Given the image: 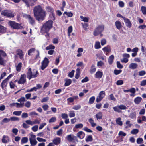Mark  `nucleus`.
<instances>
[{
	"mask_svg": "<svg viewBox=\"0 0 146 146\" xmlns=\"http://www.w3.org/2000/svg\"><path fill=\"white\" fill-rule=\"evenodd\" d=\"M75 72L74 70H72L68 74V76L70 78H72L74 75V73Z\"/></svg>",
	"mask_w": 146,
	"mask_h": 146,
	"instance_id": "obj_55",
	"label": "nucleus"
},
{
	"mask_svg": "<svg viewBox=\"0 0 146 146\" xmlns=\"http://www.w3.org/2000/svg\"><path fill=\"white\" fill-rule=\"evenodd\" d=\"M115 24L117 28L120 30L122 27L121 22L119 21H117L115 22Z\"/></svg>",
	"mask_w": 146,
	"mask_h": 146,
	"instance_id": "obj_24",
	"label": "nucleus"
},
{
	"mask_svg": "<svg viewBox=\"0 0 146 146\" xmlns=\"http://www.w3.org/2000/svg\"><path fill=\"white\" fill-rule=\"evenodd\" d=\"M141 10L142 13L144 15L146 14V7L142 6L141 7Z\"/></svg>",
	"mask_w": 146,
	"mask_h": 146,
	"instance_id": "obj_43",
	"label": "nucleus"
},
{
	"mask_svg": "<svg viewBox=\"0 0 146 146\" xmlns=\"http://www.w3.org/2000/svg\"><path fill=\"white\" fill-rule=\"evenodd\" d=\"M34 90L35 91H37L36 88V87H33V88L31 89H28L26 91V92H31Z\"/></svg>",
	"mask_w": 146,
	"mask_h": 146,
	"instance_id": "obj_53",
	"label": "nucleus"
},
{
	"mask_svg": "<svg viewBox=\"0 0 146 146\" xmlns=\"http://www.w3.org/2000/svg\"><path fill=\"white\" fill-rule=\"evenodd\" d=\"M75 116V114L74 111H69V116L70 117H74Z\"/></svg>",
	"mask_w": 146,
	"mask_h": 146,
	"instance_id": "obj_38",
	"label": "nucleus"
},
{
	"mask_svg": "<svg viewBox=\"0 0 146 146\" xmlns=\"http://www.w3.org/2000/svg\"><path fill=\"white\" fill-rule=\"evenodd\" d=\"M9 86L11 88L13 89L15 86V84L12 81H11L9 82Z\"/></svg>",
	"mask_w": 146,
	"mask_h": 146,
	"instance_id": "obj_60",
	"label": "nucleus"
},
{
	"mask_svg": "<svg viewBox=\"0 0 146 146\" xmlns=\"http://www.w3.org/2000/svg\"><path fill=\"white\" fill-rule=\"evenodd\" d=\"M93 140V138L92 136L91 135H89L86 139V142L89 141H91Z\"/></svg>",
	"mask_w": 146,
	"mask_h": 146,
	"instance_id": "obj_41",
	"label": "nucleus"
},
{
	"mask_svg": "<svg viewBox=\"0 0 146 146\" xmlns=\"http://www.w3.org/2000/svg\"><path fill=\"white\" fill-rule=\"evenodd\" d=\"M1 14L7 17L12 18L14 17L15 14L11 10H3Z\"/></svg>",
	"mask_w": 146,
	"mask_h": 146,
	"instance_id": "obj_4",
	"label": "nucleus"
},
{
	"mask_svg": "<svg viewBox=\"0 0 146 146\" xmlns=\"http://www.w3.org/2000/svg\"><path fill=\"white\" fill-rule=\"evenodd\" d=\"M53 21L49 20L44 23L41 27L40 32L42 34L48 33L50 29L52 27Z\"/></svg>",
	"mask_w": 146,
	"mask_h": 146,
	"instance_id": "obj_1",
	"label": "nucleus"
},
{
	"mask_svg": "<svg viewBox=\"0 0 146 146\" xmlns=\"http://www.w3.org/2000/svg\"><path fill=\"white\" fill-rule=\"evenodd\" d=\"M8 24L14 29H22L23 28L21 26V24H19L13 21H9Z\"/></svg>",
	"mask_w": 146,
	"mask_h": 146,
	"instance_id": "obj_5",
	"label": "nucleus"
},
{
	"mask_svg": "<svg viewBox=\"0 0 146 146\" xmlns=\"http://www.w3.org/2000/svg\"><path fill=\"white\" fill-rule=\"evenodd\" d=\"M17 54L18 55L19 58L21 59H23L24 58V54H23V52L22 50L20 49H17L16 51Z\"/></svg>",
	"mask_w": 146,
	"mask_h": 146,
	"instance_id": "obj_13",
	"label": "nucleus"
},
{
	"mask_svg": "<svg viewBox=\"0 0 146 146\" xmlns=\"http://www.w3.org/2000/svg\"><path fill=\"white\" fill-rule=\"evenodd\" d=\"M139 131L138 129H132L131 131V133L132 134L135 135L137 134Z\"/></svg>",
	"mask_w": 146,
	"mask_h": 146,
	"instance_id": "obj_37",
	"label": "nucleus"
},
{
	"mask_svg": "<svg viewBox=\"0 0 146 146\" xmlns=\"http://www.w3.org/2000/svg\"><path fill=\"white\" fill-rule=\"evenodd\" d=\"M61 142V138L60 137H57L54 138L53 140V144L56 145H58L60 144Z\"/></svg>",
	"mask_w": 146,
	"mask_h": 146,
	"instance_id": "obj_14",
	"label": "nucleus"
},
{
	"mask_svg": "<svg viewBox=\"0 0 146 146\" xmlns=\"http://www.w3.org/2000/svg\"><path fill=\"white\" fill-rule=\"evenodd\" d=\"M104 25H98L95 29L93 34L94 36H97L103 32L104 29Z\"/></svg>",
	"mask_w": 146,
	"mask_h": 146,
	"instance_id": "obj_6",
	"label": "nucleus"
},
{
	"mask_svg": "<svg viewBox=\"0 0 146 146\" xmlns=\"http://www.w3.org/2000/svg\"><path fill=\"white\" fill-rule=\"evenodd\" d=\"M77 135L78 137L79 138L82 139L84 137L85 134L84 132L80 131L77 133Z\"/></svg>",
	"mask_w": 146,
	"mask_h": 146,
	"instance_id": "obj_17",
	"label": "nucleus"
},
{
	"mask_svg": "<svg viewBox=\"0 0 146 146\" xmlns=\"http://www.w3.org/2000/svg\"><path fill=\"white\" fill-rule=\"evenodd\" d=\"M55 47L52 44H50L49 45V46H47L46 48V50H49L50 49H55Z\"/></svg>",
	"mask_w": 146,
	"mask_h": 146,
	"instance_id": "obj_45",
	"label": "nucleus"
},
{
	"mask_svg": "<svg viewBox=\"0 0 146 146\" xmlns=\"http://www.w3.org/2000/svg\"><path fill=\"white\" fill-rule=\"evenodd\" d=\"M7 56L5 52L2 50L0 49V65L5 66V65L6 60L2 57H5Z\"/></svg>",
	"mask_w": 146,
	"mask_h": 146,
	"instance_id": "obj_3",
	"label": "nucleus"
},
{
	"mask_svg": "<svg viewBox=\"0 0 146 146\" xmlns=\"http://www.w3.org/2000/svg\"><path fill=\"white\" fill-rule=\"evenodd\" d=\"M26 4L27 7H29L30 6H32L35 5L37 0H22Z\"/></svg>",
	"mask_w": 146,
	"mask_h": 146,
	"instance_id": "obj_10",
	"label": "nucleus"
},
{
	"mask_svg": "<svg viewBox=\"0 0 146 146\" xmlns=\"http://www.w3.org/2000/svg\"><path fill=\"white\" fill-rule=\"evenodd\" d=\"M7 82L8 81L5 80V79H4L2 81L1 84V86L2 89H4V88L6 87L7 85Z\"/></svg>",
	"mask_w": 146,
	"mask_h": 146,
	"instance_id": "obj_23",
	"label": "nucleus"
},
{
	"mask_svg": "<svg viewBox=\"0 0 146 146\" xmlns=\"http://www.w3.org/2000/svg\"><path fill=\"white\" fill-rule=\"evenodd\" d=\"M146 121V117L144 116H143L142 117V120L140 119H138L137 122L139 123H141L142 121Z\"/></svg>",
	"mask_w": 146,
	"mask_h": 146,
	"instance_id": "obj_40",
	"label": "nucleus"
},
{
	"mask_svg": "<svg viewBox=\"0 0 146 146\" xmlns=\"http://www.w3.org/2000/svg\"><path fill=\"white\" fill-rule=\"evenodd\" d=\"M38 71H36L35 74H33L31 69L29 68L28 71L27 73V77L29 80H30L32 78L36 77L38 76Z\"/></svg>",
	"mask_w": 146,
	"mask_h": 146,
	"instance_id": "obj_7",
	"label": "nucleus"
},
{
	"mask_svg": "<svg viewBox=\"0 0 146 146\" xmlns=\"http://www.w3.org/2000/svg\"><path fill=\"white\" fill-rule=\"evenodd\" d=\"M110 99L111 100H113L114 101L116 100V99L115 98L113 94H111L109 96Z\"/></svg>",
	"mask_w": 146,
	"mask_h": 146,
	"instance_id": "obj_63",
	"label": "nucleus"
},
{
	"mask_svg": "<svg viewBox=\"0 0 146 146\" xmlns=\"http://www.w3.org/2000/svg\"><path fill=\"white\" fill-rule=\"evenodd\" d=\"M22 66V63L19 62L16 67V70L18 72H20L21 69V67Z\"/></svg>",
	"mask_w": 146,
	"mask_h": 146,
	"instance_id": "obj_32",
	"label": "nucleus"
},
{
	"mask_svg": "<svg viewBox=\"0 0 146 146\" xmlns=\"http://www.w3.org/2000/svg\"><path fill=\"white\" fill-rule=\"evenodd\" d=\"M146 74V72L144 70H141L139 72V75L141 76H142Z\"/></svg>",
	"mask_w": 146,
	"mask_h": 146,
	"instance_id": "obj_58",
	"label": "nucleus"
},
{
	"mask_svg": "<svg viewBox=\"0 0 146 146\" xmlns=\"http://www.w3.org/2000/svg\"><path fill=\"white\" fill-rule=\"evenodd\" d=\"M56 120V118L55 117H53L51 118L49 121L50 123L55 122Z\"/></svg>",
	"mask_w": 146,
	"mask_h": 146,
	"instance_id": "obj_61",
	"label": "nucleus"
},
{
	"mask_svg": "<svg viewBox=\"0 0 146 146\" xmlns=\"http://www.w3.org/2000/svg\"><path fill=\"white\" fill-rule=\"evenodd\" d=\"M65 82L64 84V85L65 86H68L70 85L72 83V80L70 79H65Z\"/></svg>",
	"mask_w": 146,
	"mask_h": 146,
	"instance_id": "obj_28",
	"label": "nucleus"
},
{
	"mask_svg": "<svg viewBox=\"0 0 146 146\" xmlns=\"http://www.w3.org/2000/svg\"><path fill=\"white\" fill-rule=\"evenodd\" d=\"M122 71L121 70L115 69L114 71V73L115 75H117L121 73Z\"/></svg>",
	"mask_w": 146,
	"mask_h": 146,
	"instance_id": "obj_44",
	"label": "nucleus"
},
{
	"mask_svg": "<svg viewBox=\"0 0 146 146\" xmlns=\"http://www.w3.org/2000/svg\"><path fill=\"white\" fill-rule=\"evenodd\" d=\"M35 50V49L34 48H31L28 51V54L29 56L31 55V54L32 52H34Z\"/></svg>",
	"mask_w": 146,
	"mask_h": 146,
	"instance_id": "obj_48",
	"label": "nucleus"
},
{
	"mask_svg": "<svg viewBox=\"0 0 146 146\" xmlns=\"http://www.w3.org/2000/svg\"><path fill=\"white\" fill-rule=\"evenodd\" d=\"M103 74V73L102 72L98 71L95 74V77L96 78L100 79L102 76Z\"/></svg>",
	"mask_w": 146,
	"mask_h": 146,
	"instance_id": "obj_16",
	"label": "nucleus"
},
{
	"mask_svg": "<svg viewBox=\"0 0 146 146\" xmlns=\"http://www.w3.org/2000/svg\"><path fill=\"white\" fill-rule=\"evenodd\" d=\"M89 80V79L87 76H86L82 80L81 82L82 83L86 82Z\"/></svg>",
	"mask_w": 146,
	"mask_h": 146,
	"instance_id": "obj_59",
	"label": "nucleus"
},
{
	"mask_svg": "<svg viewBox=\"0 0 146 146\" xmlns=\"http://www.w3.org/2000/svg\"><path fill=\"white\" fill-rule=\"evenodd\" d=\"M118 4L119 6L121 8H123L124 6V3L122 1H119L118 2Z\"/></svg>",
	"mask_w": 146,
	"mask_h": 146,
	"instance_id": "obj_57",
	"label": "nucleus"
},
{
	"mask_svg": "<svg viewBox=\"0 0 146 146\" xmlns=\"http://www.w3.org/2000/svg\"><path fill=\"white\" fill-rule=\"evenodd\" d=\"M126 108L125 105L121 104L113 107V109L115 111L119 113L121 112V110H125Z\"/></svg>",
	"mask_w": 146,
	"mask_h": 146,
	"instance_id": "obj_8",
	"label": "nucleus"
},
{
	"mask_svg": "<svg viewBox=\"0 0 146 146\" xmlns=\"http://www.w3.org/2000/svg\"><path fill=\"white\" fill-rule=\"evenodd\" d=\"M94 47L96 49H98L101 48V46L100 45V43L99 41H96V42Z\"/></svg>",
	"mask_w": 146,
	"mask_h": 146,
	"instance_id": "obj_34",
	"label": "nucleus"
},
{
	"mask_svg": "<svg viewBox=\"0 0 146 146\" xmlns=\"http://www.w3.org/2000/svg\"><path fill=\"white\" fill-rule=\"evenodd\" d=\"M7 31V28L0 24V33H6Z\"/></svg>",
	"mask_w": 146,
	"mask_h": 146,
	"instance_id": "obj_25",
	"label": "nucleus"
},
{
	"mask_svg": "<svg viewBox=\"0 0 146 146\" xmlns=\"http://www.w3.org/2000/svg\"><path fill=\"white\" fill-rule=\"evenodd\" d=\"M121 119L120 117H119L116 119V121L117 124L120 126H122L123 125V122L121 120Z\"/></svg>",
	"mask_w": 146,
	"mask_h": 146,
	"instance_id": "obj_33",
	"label": "nucleus"
},
{
	"mask_svg": "<svg viewBox=\"0 0 146 146\" xmlns=\"http://www.w3.org/2000/svg\"><path fill=\"white\" fill-rule=\"evenodd\" d=\"M105 92L104 91H100L99 95L97 97L96 101L97 102H98L101 101L102 99L105 97Z\"/></svg>",
	"mask_w": 146,
	"mask_h": 146,
	"instance_id": "obj_11",
	"label": "nucleus"
},
{
	"mask_svg": "<svg viewBox=\"0 0 146 146\" xmlns=\"http://www.w3.org/2000/svg\"><path fill=\"white\" fill-rule=\"evenodd\" d=\"M21 111H15L13 113V114L17 116H19L21 113Z\"/></svg>",
	"mask_w": 146,
	"mask_h": 146,
	"instance_id": "obj_51",
	"label": "nucleus"
},
{
	"mask_svg": "<svg viewBox=\"0 0 146 146\" xmlns=\"http://www.w3.org/2000/svg\"><path fill=\"white\" fill-rule=\"evenodd\" d=\"M28 138L27 137H24L22 138L21 142V143H25L27 142Z\"/></svg>",
	"mask_w": 146,
	"mask_h": 146,
	"instance_id": "obj_39",
	"label": "nucleus"
},
{
	"mask_svg": "<svg viewBox=\"0 0 146 146\" xmlns=\"http://www.w3.org/2000/svg\"><path fill=\"white\" fill-rule=\"evenodd\" d=\"M96 70V68L94 65L92 64L91 66V68L89 70L90 73L92 74L94 73Z\"/></svg>",
	"mask_w": 146,
	"mask_h": 146,
	"instance_id": "obj_26",
	"label": "nucleus"
},
{
	"mask_svg": "<svg viewBox=\"0 0 146 146\" xmlns=\"http://www.w3.org/2000/svg\"><path fill=\"white\" fill-rule=\"evenodd\" d=\"M125 23L126 25L129 28L131 27L132 24L129 19H124Z\"/></svg>",
	"mask_w": 146,
	"mask_h": 146,
	"instance_id": "obj_20",
	"label": "nucleus"
},
{
	"mask_svg": "<svg viewBox=\"0 0 146 146\" xmlns=\"http://www.w3.org/2000/svg\"><path fill=\"white\" fill-rule=\"evenodd\" d=\"M29 140L30 143L31 145H35L37 143V141L35 139H33L32 138H30L29 139Z\"/></svg>",
	"mask_w": 146,
	"mask_h": 146,
	"instance_id": "obj_29",
	"label": "nucleus"
},
{
	"mask_svg": "<svg viewBox=\"0 0 146 146\" xmlns=\"http://www.w3.org/2000/svg\"><path fill=\"white\" fill-rule=\"evenodd\" d=\"M64 14L66 15L68 17H71L73 16V13L70 12H65Z\"/></svg>",
	"mask_w": 146,
	"mask_h": 146,
	"instance_id": "obj_52",
	"label": "nucleus"
},
{
	"mask_svg": "<svg viewBox=\"0 0 146 146\" xmlns=\"http://www.w3.org/2000/svg\"><path fill=\"white\" fill-rule=\"evenodd\" d=\"M80 70L79 68H77L76 69V72L75 76V78L76 79H78L80 77Z\"/></svg>",
	"mask_w": 146,
	"mask_h": 146,
	"instance_id": "obj_31",
	"label": "nucleus"
},
{
	"mask_svg": "<svg viewBox=\"0 0 146 146\" xmlns=\"http://www.w3.org/2000/svg\"><path fill=\"white\" fill-rule=\"evenodd\" d=\"M102 50L104 52L106 53V54L107 55L108 53H110L111 52V49L110 46H108L103 48Z\"/></svg>",
	"mask_w": 146,
	"mask_h": 146,
	"instance_id": "obj_15",
	"label": "nucleus"
},
{
	"mask_svg": "<svg viewBox=\"0 0 146 146\" xmlns=\"http://www.w3.org/2000/svg\"><path fill=\"white\" fill-rule=\"evenodd\" d=\"M72 31V26H69L68 29V35L69 36H70V33Z\"/></svg>",
	"mask_w": 146,
	"mask_h": 146,
	"instance_id": "obj_35",
	"label": "nucleus"
},
{
	"mask_svg": "<svg viewBox=\"0 0 146 146\" xmlns=\"http://www.w3.org/2000/svg\"><path fill=\"white\" fill-rule=\"evenodd\" d=\"M26 82L25 75V74L21 75L20 79L18 81V83L20 84H24Z\"/></svg>",
	"mask_w": 146,
	"mask_h": 146,
	"instance_id": "obj_12",
	"label": "nucleus"
},
{
	"mask_svg": "<svg viewBox=\"0 0 146 146\" xmlns=\"http://www.w3.org/2000/svg\"><path fill=\"white\" fill-rule=\"evenodd\" d=\"M88 121L90 123L91 126L92 127H94L96 125V124L94 123V120L92 118H90L89 119Z\"/></svg>",
	"mask_w": 146,
	"mask_h": 146,
	"instance_id": "obj_30",
	"label": "nucleus"
},
{
	"mask_svg": "<svg viewBox=\"0 0 146 146\" xmlns=\"http://www.w3.org/2000/svg\"><path fill=\"white\" fill-rule=\"evenodd\" d=\"M102 113L100 111L99 112L95 115V117L97 120L102 119Z\"/></svg>",
	"mask_w": 146,
	"mask_h": 146,
	"instance_id": "obj_18",
	"label": "nucleus"
},
{
	"mask_svg": "<svg viewBox=\"0 0 146 146\" xmlns=\"http://www.w3.org/2000/svg\"><path fill=\"white\" fill-rule=\"evenodd\" d=\"M34 15L35 17L40 16L44 17L46 15L45 12L39 5L35 7L33 9Z\"/></svg>",
	"mask_w": 146,
	"mask_h": 146,
	"instance_id": "obj_2",
	"label": "nucleus"
},
{
	"mask_svg": "<svg viewBox=\"0 0 146 146\" xmlns=\"http://www.w3.org/2000/svg\"><path fill=\"white\" fill-rule=\"evenodd\" d=\"M81 24L84 29L85 30H86L87 29V27L88 26V24L87 23H82Z\"/></svg>",
	"mask_w": 146,
	"mask_h": 146,
	"instance_id": "obj_46",
	"label": "nucleus"
},
{
	"mask_svg": "<svg viewBox=\"0 0 146 146\" xmlns=\"http://www.w3.org/2000/svg\"><path fill=\"white\" fill-rule=\"evenodd\" d=\"M29 23L32 25H33L35 23V20L34 19H29Z\"/></svg>",
	"mask_w": 146,
	"mask_h": 146,
	"instance_id": "obj_62",
	"label": "nucleus"
},
{
	"mask_svg": "<svg viewBox=\"0 0 146 146\" xmlns=\"http://www.w3.org/2000/svg\"><path fill=\"white\" fill-rule=\"evenodd\" d=\"M114 57L113 55H111L108 59V62L110 65H111L113 62Z\"/></svg>",
	"mask_w": 146,
	"mask_h": 146,
	"instance_id": "obj_22",
	"label": "nucleus"
},
{
	"mask_svg": "<svg viewBox=\"0 0 146 146\" xmlns=\"http://www.w3.org/2000/svg\"><path fill=\"white\" fill-rule=\"evenodd\" d=\"M143 139L141 138H138L137 139V142L138 144H141L143 143Z\"/></svg>",
	"mask_w": 146,
	"mask_h": 146,
	"instance_id": "obj_50",
	"label": "nucleus"
},
{
	"mask_svg": "<svg viewBox=\"0 0 146 146\" xmlns=\"http://www.w3.org/2000/svg\"><path fill=\"white\" fill-rule=\"evenodd\" d=\"M95 97L94 96L90 97L88 103L90 104H92L93 103L95 100Z\"/></svg>",
	"mask_w": 146,
	"mask_h": 146,
	"instance_id": "obj_36",
	"label": "nucleus"
},
{
	"mask_svg": "<svg viewBox=\"0 0 146 146\" xmlns=\"http://www.w3.org/2000/svg\"><path fill=\"white\" fill-rule=\"evenodd\" d=\"M9 138L8 136L4 135L2 139V141L4 143H6L9 141Z\"/></svg>",
	"mask_w": 146,
	"mask_h": 146,
	"instance_id": "obj_19",
	"label": "nucleus"
},
{
	"mask_svg": "<svg viewBox=\"0 0 146 146\" xmlns=\"http://www.w3.org/2000/svg\"><path fill=\"white\" fill-rule=\"evenodd\" d=\"M104 65V62L102 61H98L97 63V66H102Z\"/></svg>",
	"mask_w": 146,
	"mask_h": 146,
	"instance_id": "obj_64",
	"label": "nucleus"
},
{
	"mask_svg": "<svg viewBox=\"0 0 146 146\" xmlns=\"http://www.w3.org/2000/svg\"><path fill=\"white\" fill-rule=\"evenodd\" d=\"M138 66L137 64L132 63L129 65V68L131 69H136L137 67Z\"/></svg>",
	"mask_w": 146,
	"mask_h": 146,
	"instance_id": "obj_21",
	"label": "nucleus"
},
{
	"mask_svg": "<svg viewBox=\"0 0 146 146\" xmlns=\"http://www.w3.org/2000/svg\"><path fill=\"white\" fill-rule=\"evenodd\" d=\"M81 106L80 105H77L74 106L72 109L74 110H78L81 108Z\"/></svg>",
	"mask_w": 146,
	"mask_h": 146,
	"instance_id": "obj_49",
	"label": "nucleus"
},
{
	"mask_svg": "<svg viewBox=\"0 0 146 146\" xmlns=\"http://www.w3.org/2000/svg\"><path fill=\"white\" fill-rule=\"evenodd\" d=\"M136 114L135 112L131 113L130 114L129 117L132 119H133L136 117Z\"/></svg>",
	"mask_w": 146,
	"mask_h": 146,
	"instance_id": "obj_56",
	"label": "nucleus"
},
{
	"mask_svg": "<svg viewBox=\"0 0 146 146\" xmlns=\"http://www.w3.org/2000/svg\"><path fill=\"white\" fill-rule=\"evenodd\" d=\"M83 127V125L82 124H76L75 126L76 129L82 128Z\"/></svg>",
	"mask_w": 146,
	"mask_h": 146,
	"instance_id": "obj_54",
	"label": "nucleus"
},
{
	"mask_svg": "<svg viewBox=\"0 0 146 146\" xmlns=\"http://www.w3.org/2000/svg\"><path fill=\"white\" fill-rule=\"evenodd\" d=\"M49 63L48 59L45 57L42 62L41 69L42 70H44L47 66Z\"/></svg>",
	"mask_w": 146,
	"mask_h": 146,
	"instance_id": "obj_9",
	"label": "nucleus"
},
{
	"mask_svg": "<svg viewBox=\"0 0 146 146\" xmlns=\"http://www.w3.org/2000/svg\"><path fill=\"white\" fill-rule=\"evenodd\" d=\"M117 66L118 68L122 69L123 68V66L120 63L119 61L117 62Z\"/></svg>",
	"mask_w": 146,
	"mask_h": 146,
	"instance_id": "obj_47",
	"label": "nucleus"
},
{
	"mask_svg": "<svg viewBox=\"0 0 146 146\" xmlns=\"http://www.w3.org/2000/svg\"><path fill=\"white\" fill-rule=\"evenodd\" d=\"M142 98L141 97H137L134 99V101L135 103L137 104H139L141 101Z\"/></svg>",
	"mask_w": 146,
	"mask_h": 146,
	"instance_id": "obj_27",
	"label": "nucleus"
},
{
	"mask_svg": "<svg viewBox=\"0 0 146 146\" xmlns=\"http://www.w3.org/2000/svg\"><path fill=\"white\" fill-rule=\"evenodd\" d=\"M67 138L68 141L70 142H71L74 140V138L71 136V135L70 134L67 136Z\"/></svg>",
	"mask_w": 146,
	"mask_h": 146,
	"instance_id": "obj_42",
	"label": "nucleus"
}]
</instances>
